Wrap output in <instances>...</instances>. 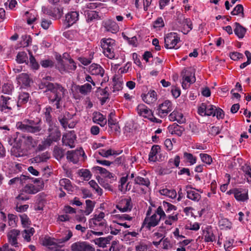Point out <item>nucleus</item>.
Here are the masks:
<instances>
[{
    "label": "nucleus",
    "instance_id": "6",
    "mask_svg": "<svg viewBox=\"0 0 251 251\" xmlns=\"http://www.w3.org/2000/svg\"><path fill=\"white\" fill-rule=\"evenodd\" d=\"M100 43L104 55L111 59L115 58V41L111 38H103L101 40Z\"/></svg>",
    "mask_w": 251,
    "mask_h": 251
},
{
    "label": "nucleus",
    "instance_id": "25",
    "mask_svg": "<svg viewBox=\"0 0 251 251\" xmlns=\"http://www.w3.org/2000/svg\"><path fill=\"white\" fill-rule=\"evenodd\" d=\"M74 88L76 93H80L83 96H86L89 94L92 89L91 85L88 83L82 85H76L75 86Z\"/></svg>",
    "mask_w": 251,
    "mask_h": 251
},
{
    "label": "nucleus",
    "instance_id": "47",
    "mask_svg": "<svg viewBox=\"0 0 251 251\" xmlns=\"http://www.w3.org/2000/svg\"><path fill=\"white\" fill-rule=\"evenodd\" d=\"M35 232V230L33 227L29 229H25L22 231L23 237L27 242H30L31 240V237L33 235Z\"/></svg>",
    "mask_w": 251,
    "mask_h": 251
},
{
    "label": "nucleus",
    "instance_id": "1",
    "mask_svg": "<svg viewBox=\"0 0 251 251\" xmlns=\"http://www.w3.org/2000/svg\"><path fill=\"white\" fill-rule=\"evenodd\" d=\"M45 93L49 103L56 109L61 110L67 90L59 83L45 82Z\"/></svg>",
    "mask_w": 251,
    "mask_h": 251
},
{
    "label": "nucleus",
    "instance_id": "41",
    "mask_svg": "<svg viewBox=\"0 0 251 251\" xmlns=\"http://www.w3.org/2000/svg\"><path fill=\"white\" fill-rule=\"evenodd\" d=\"M113 238L112 236H108L106 237H100L95 239V243L100 247H104L106 245L110 243V241Z\"/></svg>",
    "mask_w": 251,
    "mask_h": 251
},
{
    "label": "nucleus",
    "instance_id": "18",
    "mask_svg": "<svg viewBox=\"0 0 251 251\" xmlns=\"http://www.w3.org/2000/svg\"><path fill=\"white\" fill-rule=\"evenodd\" d=\"M185 190L187 193V198L195 202H198L201 199V195L198 192L199 190L193 188L191 185L186 186Z\"/></svg>",
    "mask_w": 251,
    "mask_h": 251
},
{
    "label": "nucleus",
    "instance_id": "13",
    "mask_svg": "<svg viewBox=\"0 0 251 251\" xmlns=\"http://www.w3.org/2000/svg\"><path fill=\"white\" fill-rule=\"evenodd\" d=\"M160 221V217H158L157 215L153 214L151 216L145 217L142 224V227L150 230L151 228L157 226Z\"/></svg>",
    "mask_w": 251,
    "mask_h": 251
},
{
    "label": "nucleus",
    "instance_id": "19",
    "mask_svg": "<svg viewBox=\"0 0 251 251\" xmlns=\"http://www.w3.org/2000/svg\"><path fill=\"white\" fill-rule=\"evenodd\" d=\"M103 25L105 30L112 33H116L119 30V26L114 21L108 19L103 22Z\"/></svg>",
    "mask_w": 251,
    "mask_h": 251
},
{
    "label": "nucleus",
    "instance_id": "16",
    "mask_svg": "<svg viewBox=\"0 0 251 251\" xmlns=\"http://www.w3.org/2000/svg\"><path fill=\"white\" fill-rule=\"evenodd\" d=\"M116 207L122 212L130 211L132 208V203L130 197L127 198H122L119 203L116 205Z\"/></svg>",
    "mask_w": 251,
    "mask_h": 251
},
{
    "label": "nucleus",
    "instance_id": "20",
    "mask_svg": "<svg viewBox=\"0 0 251 251\" xmlns=\"http://www.w3.org/2000/svg\"><path fill=\"white\" fill-rule=\"evenodd\" d=\"M136 110L139 116L145 118L149 119L150 118L151 116H152V111L144 104H139L137 106Z\"/></svg>",
    "mask_w": 251,
    "mask_h": 251
},
{
    "label": "nucleus",
    "instance_id": "56",
    "mask_svg": "<svg viewBox=\"0 0 251 251\" xmlns=\"http://www.w3.org/2000/svg\"><path fill=\"white\" fill-rule=\"evenodd\" d=\"M180 156L178 155L175 156L174 158H171L169 159L168 165L169 167L173 168V165L175 167H178L180 163Z\"/></svg>",
    "mask_w": 251,
    "mask_h": 251
},
{
    "label": "nucleus",
    "instance_id": "15",
    "mask_svg": "<svg viewBox=\"0 0 251 251\" xmlns=\"http://www.w3.org/2000/svg\"><path fill=\"white\" fill-rule=\"evenodd\" d=\"M207 107L206 116H212L213 117L216 116L219 120L224 118V112L221 108H217L216 106L211 104L207 105Z\"/></svg>",
    "mask_w": 251,
    "mask_h": 251
},
{
    "label": "nucleus",
    "instance_id": "39",
    "mask_svg": "<svg viewBox=\"0 0 251 251\" xmlns=\"http://www.w3.org/2000/svg\"><path fill=\"white\" fill-rule=\"evenodd\" d=\"M50 157V154L48 152H43L41 154H39L32 158V162L39 163L40 162H46Z\"/></svg>",
    "mask_w": 251,
    "mask_h": 251
},
{
    "label": "nucleus",
    "instance_id": "37",
    "mask_svg": "<svg viewBox=\"0 0 251 251\" xmlns=\"http://www.w3.org/2000/svg\"><path fill=\"white\" fill-rule=\"evenodd\" d=\"M29 177L25 175H20V176H16L13 178L11 179L8 182V184L13 185L17 183L21 184L25 183V181L29 179Z\"/></svg>",
    "mask_w": 251,
    "mask_h": 251
},
{
    "label": "nucleus",
    "instance_id": "62",
    "mask_svg": "<svg viewBox=\"0 0 251 251\" xmlns=\"http://www.w3.org/2000/svg\"><path fill=\"white\" fill-rule=\"evenodd\" d=\"M115 115L114 112H111L108 116V124L111 128L112 127V126L116 124V120L114 118Z\"/></svg>",
    "mask_w": 251,
    "mask_h": 251
},
{
    "label": "nucleus",
    "instance_id": "53",
    "mask_svg": "<svg viewBox=\"0 0 251 251\" xmlns=\"http://www.w3.org/2000/svg\"><path fill=\"white\" fill-rule=\"evenodd\" d=\"M231 14L232 15H238L241 14L242 17H244V8L242 4H238L231 11Z\"/></svg>",
    "mask_w": 251,
    "mask_h": 251
},
{
    "label": "nucleus",
    "instance_id": "54",
    "mask_svg": "<svg viewBox=\"0 0 251 251\" xmlns=\"http://www.w3.org/2000/svg\"><path fill=\"white\" fill-rule=\"evenodd\" d=\"M32 42V38L29 35H23L22 36L21 44L24 47H28Z\"/></svg>",
    "mask_w": 251,
    "mask_h": 251
},
{
    "label": "nucleus",
    "instance_id": "58",
    "mask_svg": "<svg viewBox=\"0 0 251 251\" xmlns=\"http://www.w3.org/2000/svg\"><path fill=\"white\" fill-rule=\"evenodd\" d=\"M162 248L164 250H169L173 247V244L171 243L168 238H162Z\"/></svg>",
    "mask_w": 251,
    "mask_h": 251
},
{
    "label": "nucleus",
    "instance_id": "33",
    "mask_svg": "<svg viewBox=\"0 0 251 251\" xmlns=\"http://www.w3.org/2000/svg\"><path fill=\"white\" fill-rule=\"evenodd\" d=\"M47 14L55 19H60L63 14V8L61 6L55 7L52 10L48 11Z\"/></svg>",
    "mask_w": 251,
    "mask_h": 251
},
{
    "label": "nucleus",
    "instance_id": "40",
    "mask_svg": "<svg viewBox=\"0 0 251 251\" xmlns=\"http://www.w3.org/2000/svg\"><path fill=\"white\" fill-rule=\"evenodd\" d=\"M134 181L135 184L144 186L148 188L149 187L151 184L149 178H144L139 176L135 177Z\"/></svg>",
    "mask_w": 251,
    "mask_h": 251
},
{
    "label": "nucleus",
    "instance_id": "52",
    "mask_svg": "<svg viewBox=\"0 0 251 251\" xmlns=\"http://www.w3.org/2000/svg\"><path fill=\"white\" fill-rule=\"evenodd\" d=\"M234 197L237 201H244L249 198L247 193H242L238 189H236V192H235Z\"/></svg>",
    "mask_w": 251,
    "mask_h": 251
},
{
    "label": "nucleus",
    "instance_id": "24",
    "mask_svg": "<svg viewBox=\"0 0 251 251\" xmlns=\"http://www.w3.org/2000/svg\"><path fill=\"white\" fill-rule=\"evenodd\" d=\"M168 118L170 121H177L180 124L185 122V118L184 117L183 114L177 110H174L168 116Z\"/></svg>",
    "mask_w": 251,
    "mask_h": 251
},
{
    "label": "nucleus",
    "instance_id": "48",
    "mask_svg": "<svg viewBox=\"0 0 251 251\" xmlns=\"http://www.w3.org/2000/svg\"><path fill=\"white\" fill-rule=\"evenodd\" d=\"M86 207L84 211V213L86 215H89L93 210L95 207V202L90 200H87L85 201Z\"/></svg>",
    "mask_w": 251,
    "mask_h": 251
},
{
    "label": "nucleus",
    "instance_id": "22",
    "mask_svg": "<svg viewBox=\"0 0 251 251\" xmlns=\"http://www.w3.org/2000/svg\"><path fill=\"white\" fill-rule=\"evenodd\" d=\"M17 82L22 86H29L30 83L32 82V79L26 73H22L17 77Z\"/></svg>",
    "mask_w": 251,
    "mask_h": 251
},
{
    "label": "nucleus",
    "instance_id": "8",
    "mask_svg": "<svg viewBox=\"0 0 251 251\" xmlns=\"http://www.w3.org/2000/svg\"><path fill=\"white\" fill-rule=\"evenodd\" d=\"M48 131L49 135L45 141V144L49 146L53 142H57L60 139L61 133L59 128L53 125L49 126Z\"/></svg>",
    "mask_w": 251,
    "mask_h": 251
},
{
    "label": "nucleus",
    "instance_id": "32",
    "mask_svg": "<svg viewBox=\"0 0 251 251\" xmlns=\"http://www.w3.org/2000/svg\"><path fill=\"white\" fill-rule=\"evenodd\" d=\"M93 120L94 122L99 124L101 126H104L107 123L106 118L100 112L94 113Z\"/></svg>",
    "mask_w": 251,
    "mask_h": 251
},
{
    "label": "nucleus",
    "instance_id": "12",
    "mask_svg": "<svg viewBox=\"0 0 251 251\" xmlns=\"http://www.w3.org/2000/svg\"><path fill=\"white\" fill-rule=\"evenodd\" d=\"M86 158V156L82 148L75 151H69L67 152V159L74 164H76L80 156Z\"/></svg>",
    "mask_w": 251,
    "mask_h": 251
},
{
    "label": "nucleus",
    "instance_id": "35",
    "mask_svg": "<svg viewBox=\"0 0 251 251\" xmlns=\"http://www.w3.org/2000/svg\"><path fill=\"white\" fill-rule=\"evenodd\" d=\"M29 94L26 92L20 93L18 97V100L16 103L17 106H21L23 104L26 103L29 100Z\"/></svg>",
    "mask_w": 251,
    "mask_h": 251
},
{
    "label": "nucleus",
    "instance_id": "55",
    "mask_svg": "<svg viewBox=\"0 0 251 251\" xmlns=\"http://www.w3.org/2000/svg\"><path fill=\"white\" fill-rule=\"evenodd\" d=\"M17 61L19 63H26L27 61V56L25 51L19 52L17 55Z\"/></svg>",
    "mask_w": 251,
    "mask_h": 251
},
{
    "label": "nucleus",
    "instance_id": "61",
    "mask_svg": "<svg viewBox=\"0 0 251 251\" xmlns=\"http://www.w3.org/2000/svg\"><path fill=\"white\" fill-rule=\"evenodd\" d=\"M22 224L23 226L25 227L30 225V221L29 218L25 214H22L19 215Z\"/></svg>",
    "mask_w": 251,
    "mask_h": 251
},
{
    "label": "nucleus",
    "instance_id": "10",
    "mask_svg": "<svg viewBox=\"0 0 251 251\" xmlns=\"http://www.w3.org/2000/svg\"><path fill=\"white\" fill-rule=\"evenodd\" d=\"M179 41L180 38L176 33H169L164 37L165 47L167 49H177L179 47L177 44Z\"/></svg>",
    "mask_w": 251,
    "mask_h": 251
},
{
    "label": "nucleus",
    "instance_id": "59",
    "mask_svg": "<svg viewBox=\"0 0 251 251\" xmlns=\"http://www.w3.org/2000/svg\"><path fill=\"white\" fill-rule=\"evenodd\" d=\"M200 156L203 163L208 165H210L212 163V158L210 155L206 153H201Z\"/></svg>",
    "mask_w": 251,
    "mask_h": 251
},
{
    "label": "nucleus",
    "instance_id": "38",
    "mask_svg": "<svg viewBox=\"0 0 251 251\" xmlns=\"http://www.w3.org/2000/svg\"><path fill=\"white\" fill-rule=\"evenodd\" d=\"M160 150V148L159 145H153L150 151L149 155V159L151 161L155 162L157 160V154Z\"/></svg>",
    "mask_w": 251,
    "mask_h": 251
},
{
    "label": "nucleus",
    "instance_id": "44",
    "mask_svg": "<svg viewBox=\"0 0 251 251\" xmlns=\"http://www.w3.org/2000/svg\"><path fill=\"white\" fill-rule=\"evenodd\" d=\"M161 195H164L171 199H174L176 197L177 194L174 189H168L167 188H163L159 190Z\"/></svg>",
    "mask_w": 251,
    "mask_h": 251
},
{
    "label": "nucleus",
    "instance_id": "43",
    "mask_svg": "<svg viewBox=\"0 0 251 251\" xmlns=\"http://www.w3.org/2000/svg\"><path fill=\"white\" fill-rule=\"evenodd\" d=\"M123 152V151H114L112 149H109L107 151H105L104 150H101L99 151V154L104 157H108L109 156L111 155H119L121 154Z\"/></svg>",
    "mask_w": 251,
    "mask_h": 251
},
{
    "label": "nucleus",
    "instance_id": "51",
    "mask_svg": "<svg viewBox=\"0 0 251 251\" xmlns=\"http://www.w3.org/2000/svg\"><path fill=\"white\" fill-rule=\"evenodd\" d=\"M162 207L164 208V210L167 213H170L172 214V212L176 210V207L172 204L163 201L162 202ZM173 213H172L173 214Z\"/></svg>",
    "mask_w": 251,
    "mask_h": 251
},
{
    "label": "nucleus",
    "instance_id": "23",
    "mask_svg": "<svg viewBox=\"0 0 251 251\" xmlns=\"http://www.w3.org/2000/svg\"><path fill=\"white\" fill-rule=\"evenodd\" d=\"M88 72L92 75L103 76L104 70L98 64L93 63L88 68Z\"/></svg>",
    "mask_w": 251,
    "mask_h": 251
},
{
    "label": "nucleus",
    "instance_id": "42",
    "mask_svg": "<svg viewBox=\"0 0 251 251\" xmlns=\"http://www.w3.org/2000/svg\"><path fill=\"white\" fill-rule=\"evenodd\" d=\"M24 144L25 145L26 149L30 150L36 146L37 142L31 136H24Z\"/></svg>",
    "mask_w": 251,
    "mask_h": 251
},
{
    "label": "nucleus",
    "instance_id": "31",
    "mask_svg": "<svg viewBox=\"0 0 251 251\" xmlns=\"http://www.w3.org/2000/svg\"><path fill=\"white\" fill-rule=\"evenodd\" d=\"M234 24L235 25L234 29L235 34L239 38H243L247 32V29L241 25L239 23L236 22Z\"/></svg>",
    "mask_w": 251,
    "mask_h": 251
},
{
    "label": "nucleus",
    "instance_id": "9",
    "mask_svg": "<svg viewBox=\"0 0 251 251\" xmlns=\"http://www.w3.org/2000/svg\"><path fill=\"white\" fill-rule=\"evenodd\" d=\"M16 100L9 97L1 95L0 97V110L8 113L16 105Z\"/></svg>",
    "mask_w": 251,
    "mask_h": 251
},
{
    "label": "nucleus",
    "instance_id": "49",
    "mask_svg": "<svg viewBox=\"0 0 251 251\" xmlns=\"http://www.w3.org/2000/svg\"><path fill=\"white\" fill-rule=\"evenodd\" d=\"M53 155L57 160H61L64 156V150L60 147L55 146L53 149Z\"/></svg>",
    "mask_w": 251,
    "mask_h": 251
},
{
    "label": "nucleus",
    "instance_id": "34",
    "mask_svg": "<svg viewBox=\"0 0 251 251\" xmlns=\"http://www.w3.org/2000/svg\"><path fill=\"white\" fill-rule=\"evenodd\" d=\"M52 111V108L50 106H47L45 108L44 112L46 122L49 125V126L53 125V121L51 115V112Z\"/></svg>",
    "mask_w": 251,
    "mask_h": 251
},
{
    "label": "nucleus",
    "instance_id": "57",
    "mask_svg": "<svg viewBox=\"0 0 251 251\" xmlns=\"http://www.w3.org/2000/svg\"><path fill=\"white\" fill-rule=\"evenodd\" d=\"M128 176L127 175L126 176H123L120 179V185H119V190L121 191H126L127 190V187L128 185L129 184V182H128L126 185V188L124 187V185L126 183L127 180Z\"/></svg>",
    "mask_w": 251,
    "mask_h": 251
},
{
    "label": "nucleus",
    "instance_id": "2",
    "mask_svg": "<svg viewBox=\"0 0 251 251\" xmlns=\"http://www.w3.org/2000/svg\"><path fill=\"white\" fill-rule=\"evenodd\" d=\"M33 183L26 184L22 189L21 193L16 197L18 201H25L29 199V197L25 194L33 195L42 190L44 184L42 180L39 178H32Z\"/></svg>",
    "mask_w": 251,
    "mask_h": 251
},
{
    "label": "nucleus",
    "instance_id": "3",
    "mask_svg": "<svg viewBox=\"0 0 251 251\" xmlns=\"http://www.w3.org/2000/svg\"><path fill=\"white\" fill-rule=\"evenodd\" d=\"M42 121L40 119L34 120L25 119L22 122H18L16 124L18 129L23 132L38 134L42 129Z\"/></svg>",
    "mask_w": 251,
    "mask_h": 251
},
{
    "label": "nucleus",
    "instance_id": "46",
    "mask_svg": "<svg viewBox=\"0 0 251 251\" xmlns=\"http://www.w3.org/2000/svg\"><path fill=\"white\" fill-rule=\"evenodd\" d=\"M27 23L28 25L32 24L36 20L37 14L35 10H32L25 13Z\"/></svg>",
    "mask_w": 251,
    "mask_h": 251
},
{
    "label": "nucleus",
    "instance_id": "21",
    "mask_svg": "<svg viewBox=\"0 0 251 251\" xmlns=\"http://www.w3.org/2000/svg\"><path fill=\"white\" fill-rule=\"evenodd\" d=\"M20 234V231L15 229L10 230L7 234L9 243L16 248L19 247L17 237Z\"/></svg>",
    "mask_w": 251,
    "mask_h": 251
},
{
    "label": "nucleus",
    "instance_id": "45",
    "mask_svg": "<svg viewBox=\"0 0 251 251\" xmlns=\"http://www.w3.org/2000/svg\"><path fill=\"white\" fill-rule=\"evenodd\" d=\"M183 158L184 162L189 163L190 165H193L196 163L197 157L194 156L192 153L187 152L183 153Z\"/></svg>",
    "mask_w": 251,
    "mask_h": 251
},
{
    "label": "nucleus",
    "instance_id": "63",
    "mask_svg": "<svg viewBox=\"0 0 251 251\" xmlns=\"http://www.w3.org/2000/svg\"><path fill=\"white\" fill-rule=\"evenodd\" d=\"M13 89V86L10 84L5 83L2 87V92L5 94H10Z\"/></svg>",
    "mask_w": 251,
    "mask_h": 251
},
{
    "label": "nucleus",
    "instance_id": "50",
    "mask_svg": "<svg viewBox=\"0 0 251 251\" xmlns=\"http://www.w3.org/2000/svg\"><path fill=\"white\" fill-rule=\"evenodd\" d=\"M184 24V31H183V33L185 34H187L189 31H190L193 28V25L192 22L190 19L186 18L184 19L183 20Z\"/></svg>",
    "mask_w": 251,
    "mask_h": 251
},
{
    "label": "nucleus",
    "instance_id": "4",
    "mask_svg": "<svg viewBox=\"0 0 251 251\" xmlns=\"http://www.w3.org/2000/svg\"><path fill=\"white\" fill-rule=\"evenodd\" d=\"M69 56L68 53L63 54V59L59 58L57 60L56 67L59 72L63 74L65 72H72L76 69V65L74 60L70 58H67V56Z\"/></svg>",
    "mask_w": 251,
    "mask_h": 251
},
{
    "label": "nucleus",
    "instance_id": "17",
    "mask_svg": "<svg viewBox=\"0 0 251 251\" xmlns=\"http://www.w3.org/2000/svg\"><path fill=\"white\" fill-rule=\"evenodd\" d=\"M76 135L74 131H71L64 134L62 136V141L63 145L68 146L70 148L75 147V141L76 140Z\"/></svg>",
    "mask_w": 251,
    "mask_h": 251
},
{
    "label": "nucleus",
    "instance_id": "11",
    "mask_svg": "<svg viewBox=\"0 0 251 251\" xmlns=\"http://www.w3.org/2000/svg\"><path fill=\"white\" fill-rule=\"evenodd\" d=\"M173 109L171 101L166 100L159 105L157 109V115L161 118L165 117Z\"/></svg>",
    "mask_w": 251,
    "mask_h": 251
},
{
    "label": "nucleus",
    "instance_id": "36",
    "mask_svg": "<svg viewBox=\"0 0 251 251\" xmlns=\"http://www.w3.org/2000/svg\"><path fill=\"white\" fill-rule=\"evenodd\" d=\"M59 184L60 186L66 190L69 193L73 191V187L71 184V181L67 178H63L60 180Z\"/></svg>",
    "mask_w": 251,
    "mask_h": 251
},
{
    "label": "nucleus",
    "instance_id": "5",
    "mask_svg": "<svg viewBox=\"0 0 251 251\" xmlns=\"http://www.w3.org/2000/svg\"><path fill=\"white\" fill-rule=\"evenodd\" d=\"M105 213L100 212L99 214H95L94 217L89 221V226L90 228L97 230H104L106 232V230L107 223L105 220L104 219Z\"/></svg>",
    "mask_w": 251,
    "mask_h": 251
},
{
    "label": "nucleus",
    "instance_id": "27",
    "mask_svg": "<svg viewBox=\"0 0 251 251\" xmlns=\"http://www.w3.org/2000/svg\"><path fill=\"white\" fill-rule=\"evenodd\" d=\"M168 129L171 134H176L178 136H181L185 130L184 127L178 125L176 123L168 126Z\"/></svg>",
    "mask_w": 251,
    "mask_h": 251
},
{
    "label": "nucleus",
    "instance_id": "26",
    "mask_svg": "<svg viewBox=\"0 0 251 251\" xmlns=\"http://www.w3.org/2000/svg\"><path fill=\"white\" fill-rule=\"evenodd\" d=\"M203 236L206 242H213L215 241L216 237L210 226H208L203 230Z\"/></svg>",
    "mask_w": 251,
    "mask_h": 251
},
{
    "label": "nucleus",
    "instance_id": "14",
    "mask_svg": "<svg viewBox=\"0 0 251 251\" xmlns=\"http://www.w3.org/2000/svg\"><path fill=\"white\" fill-rule=\"evenodd\" d=\"M72 251H95V248L89 243L84 241H78L72 244Z\"/></svg>",
    "mask_w": 251,
    "mask_h": 251
},
{
    "label": "nucleus",
    "instance_id": "60",
    "mask_svg": "<svg viewBox=\"0 0 251 251\" xmlns=\"http://www.w3.org/2000/svg\"><path fill=\"white\" fill-rule=\"evenodd\" d=\"M8 224L9 226L14 227L16 225L17 222L18 221V218L17 216L9 214L8 215Z\"/></svg>",
    "mask_w": 251,
    "mask_h": 251
},
{
    "label": "nucleus",
    "instance_id": "64",
    "mask_svg": "<svg viewBox=\"0 0 251 251\" xmlns=\"http://www.w3.org/2000/svg\"><path fill=\"white\" fill-rule=\"evenodd\" d=\"M207 104L205 103H202L198 107V112L201 116H205L206 115Z\"/></svg>",
    "mask_w": 251,
    "mask_h": 251
},
{
    "label": "nucleus",
    "instance_id": "29",
    "mask_svg": "<svg viewBox=\"0 0 251 251\" xmlns=\"http://www.w3.org/2000/svg\"><path fill=\"white\" fill-rule=\"evenodd\" d=\"M144 102L148 104H151L155 101L157 100L156 93L154 90L150 91L147 94L142 96Z\"/></svg>",
    "mask_w": 251,
    "mask_h": 251
},
{
    "label": "nucleus",
    "instance_id": "30",
    "mask_svg": "<svg viewBox=\"0 0 251 251\" xmlns=\"http://www.w3.org/2000/svg\"><path fill=\"white\" fill-rule=\"evenodd\" d=\"M79 14L77 11H71L66 15V21L69 25H72L78 21Z\"/></svg>",
    "mask_w": 251,
    "mask_h": 251
},
{
    "label": "nucleus",
    "instance_id": "7",
    "mask_svg": "<svg viewBox=\"0 0 251 251\" xmlns=\"http://www.w3.org/2000/svg\"><path fill=\"white\" fill-rule=\"evenodd\" d=\"M75 116V113L72 114L69 112H66L63 115L59 116L58 119L61 125L64 128L68 127L70 128H73L77 123V121L74 120Z\"/></svg>",
    "mask_w": 251,
    "mask_h": 251
},
{
    "label": "nucleus",
    "instance_id": "28",
    "mask_svg": "<svg viewBox=\"0 0 251 251\" xmlns=\"http://www.w3.org/2000/svg\"><path fill=\"white\" fill-rule=\"evenodd\" d=\"M84 14L85 16L86 21L88 23H91L94 20H99L100 19L98 13L96 11L85 10H84Z\"/></svg>",
    "mask_w": 251,
    "mask_h": 251
}]
</instances>
